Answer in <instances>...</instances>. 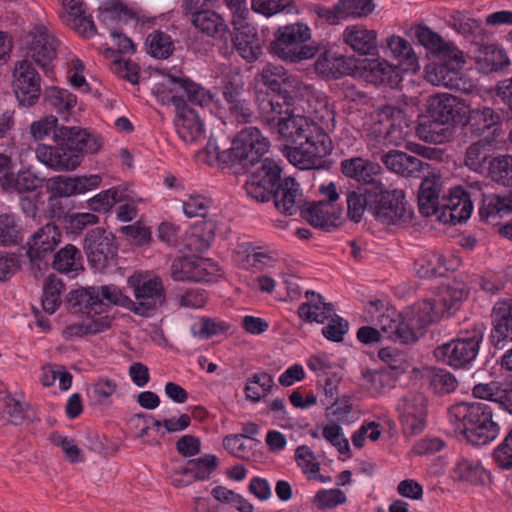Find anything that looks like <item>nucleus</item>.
Masks as SVG:
<instances>
[{
    "mask_svg": "<svg viewBox=\"0 0 512 512\" xmlns=\"http://www.w3.org/2000/svg\"><path fill=\"white\" fill-rule=\"evenodd\" d=\"M259 118L276 139L284 144V152L294 166L308 170L332 151V141L324 129L310 118L296 115L289 92L256 93Z\"/></svg>",
    "mask_w": 512,
    "mask_h": 512,
    "instance_id": "f257e3e1",
    "label": "nucleus"
},
{
    "mask_svg": "<svg viewBox=\"0 0 512 512\" xmlns=\"http://www.w3.org/2000/svg\"><path fill=\"white\" fill-rule=\"evenodd\" d=\"M30 133L35 141L52 135L55 145L39 144L37 159L55 171H72L80 166L84 154L96 153L102 147L101 137L80 127L58 126L54 116L34 121Z\"/></svg>",
    "mask_w": 512,
    "mask_h": 512,
    "instance_id": "f03ea898",
    "label": "nucleus"
},
{
    "mask_svg": "<svg viewBox=\"0 0 512 512\" xmlns=\"http://www.w3.org/2000/svg\"><path fill=\"white\" fill-rule=\"evenodd\" d=\"M469 291L462 282H453L443 288L435 297L415 304L410 311H392L380 318L379 324L386 335L401 344H413L423 334L425 327L443 317L452 316Z\"/></svg>",
    "mask_w": 512,
    "mask_h": 512,
    "instance_id": "7ed1b4c3",
    "label": "nucleus"
},
{
    "mask_svg": "<svg viewBox=\"0 0 512 512\" xmlns=\"http://www.w3.org/2000/svg\"><path fill=\"white\" fill-rule=\"evenodd\" d=\"M161 86L167 90L161 100L175 106L177 134L186 143L196 141L202 134V123L199 116L188 105L200 107L209 105L212 100L210 93L187 77L168 75L165 82L157 87L158 92Z\"/></svg>",
    "mask_w": 512,
    "mask_h": 512,
    "instance_id": "20e7f679",
    "label": "nucleus"
},
{
    "mask_svg": "<svg viewBox=\"0 0 512 512\" xmlns=\"http://www.w3.org/2000/svg\"><path fill=\"white\" fill-rule=\"evenodd\" d=\"M455 435L473 445H486L497 438L500 427L493 420L490 405L484 402H462L449 409Z\"/></svg>",
    "mask_w": 512,
    "mask_h": 512,
    "instance_id": "39448f33",
    "label": "nucleus"
},
{
    "mask_svg": "<svg viewBox=\"0 0 512 512\" xmlns=\"http://www.w3.org/2000/svg\"><path fill=\"white\" fill-rule=\"evenodd\" d=\"M269 147V141L261 131L257 127L250 126L238 132L224 157L231 161V168L235 173H241L254 168L261 159L265 158Z\"/></svg>",
    "mask_w": 512,
    "mask_h": 512,
    "instance_id": "423d86ee",
    "label": "nucleus"
},
{
    "mask_svg": "<svg viewBox=\"0 0 512 512\" xmlns=\"http://www.w3.org/2000/svg\"><path fill=\"white\" fill-rule=\"evenodd\" d=\"M411 120L405 111L392 104L377 109V122L370 128L369 136L383 145H401L411 134Z\"/></svg>",
    "mask_w": 512,
    "mask_h": 512,
    "instance_id": "0eeeda50",
    "label": "nucleus"
},
{
    "mask_svg": "<svg viewBox=\"0 0 512 512\" xmlns=\"http://www.w3.org/2000/svg\"><path fill=\"white\" fill-rule=\"evenodd\" d=\"M311 33L307 25L295 23L279 28L270 44V51L280 59L298 62L315 56L316 48L305 45Z\"/></svg>",
    "mask_w": 512,
    "mask_h": 512,
    "instance_id": "6e6552de",
    "label": "nucleus"
},
{
    "mask_svg": "<svg viewBox=\"0 0 512 512\" xmlns=\"http://www.w3.org/2000/svg\"><path fill=\"white\" fill-rule=\"evenodd\" d=\"M128 285L135 300L131 299L130 311L142 317H151L166 300L165 289L160 278L132 275Z\"/></svg>",
    "mask_w": 512,
    "mask_h": 512,
    "instance_id": "1a4fd4ad",
    "label": "nucleus"
},
{
    "mask_svg": "<svg viewBox=\"0 0 512 512\" xmlns=\"http://www.w3.org/2000/svg\"><path fill=\"white\" fill-rule=\"evenodd\" d=\"M82 248L89 264L98 271H103L113 264L118 250L113 233L102 227H95L86 232Z\"/></svg>",
    "mask_w": 512,
    "mask_h": 512,
    "instance_id": "9d476101",
    "label": "nucleus"
},
{
    "mask_svg": "<svg viewBox=\"0 0 512 512\" xmlns=\"http://www.w3.org/2000/svg\"><path fill=\"white\" fill-rule=\"evenodd\" d=\"M11 87L19 106L29 108L38 102L41 96V77L28 58L15 62Z\"/></svg>",
    "mask_w": 512,
    "mask_h": 512,
    "instance_id": "9b49d317",
    "label": "nucleus"
},
{
    "mask_svg": "<svg viewBox=\"0 0 512 512\" xmlns=\"http://www.w3.org/2000/svg\"><path fill=\"white\" fill-rule=\"evenodd\" d=\"M482 339L483 332L480 329H473L462 337L438 346L435 355L450 366L465 367L475 360Z\"/></svg>",
    "mask_w": 512,
    "mask_h": 512,
    "instance_id": "f8f14e48",
    "label": "nucleus"
},
{
    "mask_svg": "<svg viewBox=\"0 0 512 512\" xmlns=\"http://www.w3.org/2000/svg\"><path fill=\"white\" fill-rule=\"evenodd\" d=\"M59 41L43 25L35 26L25 40L26 56L31 58L50 77L57 57Z\"/></svg>",
    "mask_w": 512,
    "mask_h": 512,
    "instance_id": "ddd939ff",
    "label": "nucleus"
},
{
    "mask_svg": "<svg viewBox=\"0 0 512 512\" xmlns=\"http://www.w3.org/2000/svg\"><path fill=\"white\" fill-rule=\"evenodd\" d=\"M250 176L245 184V190L249 197L258 202H268L270 192L281 182V168L278 163L265 157L246 171Z\"/></svg>",
    "mask_w": 512,
    "mask_h": 512,
    "instance_id": "4468645a",
    "label": "nucleus"
},
{
    "mask_svg": "<svg viewBox=\"0 0 512 512\" xmlns=\"http://www.w3.org/2000/svg\"><path fill=\"white\" fill-rule=\"evenodd\" d=\"M432 71L428 72V79L436 84L447 88L460 90L463 80L460 71L465 64L462 52L457 48L446 50L444 54L436 57Z\"/></svg>",
    "mask_w": 512,
    "mask_h": 512,
    "instance_id": "2eb2a0df",
    "label": "nucleus"
},
{
    "mask_svg": "<svg viewBox=\"0 0 512 512\" xmlns=\"http://www.w3.org/2000/svg\"><path fill=\"white\" fill-rule=\"evenodd\" d=\"M461 135L464 141L474 138L493 137L501 125V117L492 108L483 106L469 109L467 115H462Z\"/></svg>",
    "mask_w": 512,
    "mask_h": 512,
    "instance_id": "dca6fc26",
    "label": "nucleus"
},
{
    "mask_svg": "<svg viewBox=\"0 0 512 512\" xmlns=\"http://www.w3.org/2000/svg\"><path fill=\"white\" fill-rule=\"evenodd\" d=\"M375 201H372L370 213L384 224H396L405 217L406 207L402 190H386L382 183H376Z\"/></svg>",
    "mask_w": 512,
    "mask_h": 512,
    "instance_id": "f3484780",
    "label": "nucleus"
},
{
    "mask_svg": "<svg viewBox=\"0 0 512 512\" xmlns=\"http://www.w3.org/2000/svg\"><path fill=\"white\" fill-rule=\"evenodd\" d=\"M396 410L406 434L417 435L424 430L426 425V398L422 393H407L398 400Z\"/></svg>",
    "mask_w": 512,
    "mask_h": 512,
    "instance_id": "a211bd4d",
    "label": "nucleus"
},
{
    "mask_svg": "<svg viewBox=\"0 0 512 512\" xmlns=\"http://www.w3.org/2000/svg\"><path fill=\"white\" fill-rule=\"evenodd\" d=\"M472 196V192L460 186L450 189L448 195L444 194L441 197L438 218L454 225L466 221L473 210Z\"/></svg>",
    "mask_w": 512,
    "mask_h": 512,
    "instance_id": "6ab92c4d",
    "label": "nucleus"
},
{
    "mask_svg": "<svg viewBox=\"0 0 512 512\" xmlns=\"http://www.w3.org/2000/svg\"><path fill=\"white\" fill-rule=\"evenodd\" d=\"M271 199L277 211L284 215L301 213L307 204L300 185L292 177H286L278 183L268 196V201Z\"/></svg>",
    "mask_w": 512,
    "mask_h": 512,
    "instance_id": "aec40b11",
    "label": "nucleus"
},
{
    "mask_svg": "<svg viewBox=\"0 0 512 512\" xmlns=\"http://www.w3.org/2000/svg\"><path fill=\"white\" fill-rule=\"evenodd\" d=\"M300 214L311 226L325 232H331L340 225L343 209L337 208L334 204L325 200H320L307 202Z\"/></svg>",
    "mask_w": 512,
    "mask_h": 512,
    "instance_id": "412c9836",
    "label": "nucleus"
},
{
    "mask_svg": "<svg viewBox=\"0 0 512 512\" xmlns=\"http://www.w3.org/2000/svg\"><path fill=\"white\" fill-rule=\"evenodd\" d=\"M244 82L239 74L229 77L223 86V97L228 110L239 123H248L253 116L250 103L243 98Z\"/></svg>",
    "mask_w": 512,
    "mask_h": 512,
    "instance_id": "4be33fe9",
    "label": "nucleus"
},
{
    "mask_svg": "<svg viewBox=\"0 0 512 512\" xmlns=\"http://www.w3.org/2000/svg\"><path fill=\"white\" fill-rule=\"evenodd\" d=\"M61 241V231L54 223L40 227L28 240L27 255L31 262L42 261Z\"/></svg>",
    "mask_w": 512,
    "mask_h": 512,
    "instance_id": "5701e85b",
    "label": "nucleus"
},
{
    "mask_svg": "<svg viewBox=\"0 0 512 512\" xmlns=\"http://www.w3.org/2000/svg\"><path fill=\"white\" fill-rule=\"evenodd\" d=\"M474 59L479 71L484 74L503 70L510 65L506 51L496 44L475 42Z\"/></svg>",
    "mask_w": 512,
    "mask_h": 512,
    "instance_id": "b1692460",
    "label": "nucleus"
},
{
    "mask_svg": "<svg viewBox=\"0 0 512 512\" xmlns=\"http://www.w3.org/2000/svg\"><path fill=\"white\" fill-rule=\"evenodd\" d=\"M342 174L359 183L374 186L381 183L375 177L380 174L381 167L369 159L363 157H351L343 159L340 163Z\"/></svg>",
    "mask_w": 512,
    "mask_h": 512,
    "instance_id": "393cba45",
    "label": "nucleus"
},
{
    "mask_svg": "<svg viewBox=\"0 0 512 512\" xmlns=\"http://www.w3.org/2000/svg\"><path fill=\"white\" fill-rule=\"evenodd\" d=\"M462 106L457 98L450 94H440L432 98L429 104V118L440 124L462 122Z\"/></svg>",
    "mask_w": 512,
    "mask_h": 512,
    "instance_id": "a878e982",
    "label": "nucleus"
},
{
    "mask_svg": "<svg viewBox=\"0 0 512 512\" xmlns=\"http://www.w3.org/2000/svg\"><path fill=\"white\" fill-rule=\"evenodd\" d=\"M492 342L495 347L504 341H512V299L495 303L492 310Z\"/></svg>",
    "mask_w": 512,
    "mask_h": 512,
    "instance_id": "bb28decb",
    "label": "nucleus"
},
{
    "mask_svg": "<svg viewBox=\"0 0 512 512\" xmlns=\"http://www.w3.org/2000/svg\"><path fill=\"white\" fill-rule=\"evenodd\" d=\"M472 393L476 398L497 403L502 409L512 414V382L479 383L473 387Z\"/></svg>",
    "mask_w": 512,
    "mask_h": 512,
    "instance_id": "cd10ccee",
    "label": "nucleus"
},
{
    "mask_svg": "<svg viewBox=\"0 0 512 512\" xmlns=\"http://www.w3.org/2000/svg\"><path fill=\"white\" fill-rule=\"evenodd\" d=\"M65 14L64 23L85 37H92L96 34V26L91 18L85 13L81 0H61Z\"/></svg>",
    "mask_w": 512,
    "mask_h": 512,
    "instance_id": "c85d7f7f",
    "label": "nucleus"
},
{
    "mask_svg": "<svg viewBox=\"0 0 512 512\" xmlns=\"http://www.w3.org/2000/svg\"><path fill=\"white\" fill-rule=\"evenodd\" d=\"M385 166L403 177H419L424 167L427 166L418 157L398 150H391L381 156Z\"/></svg>",
    "mask_w": 512,
    "mask_h": 512,
    "instance_id": "c756f323",
    "label": "nucleus"
},
{
    "mask_svg": "<svg viewBox=\"0 0 512 512\" xmlns=\"http://www.w3.org/2000/svg\"><path fill=\"white\" fill-rule=\"evenodd\" d=\"M361 76L366 82L376 86L393 87L400 81L396 67L379 58L367 60L363 65Z\"/></svg>",
    "mask_w": 512,
    "mask_h": 512,
    "instance_id": "7c9ffc66",
    "label": "nucleus"
},
{
    "mask_svg": "<svg viewBox=\"0 0 512 512\" xmlns=\"http://www.w3.org/2000/svg\"><path fill=\"white\" fill-rule=\"evenodd\" d=\"M344 43L361 55L374 54L377 51V34L361 25L345 28L342 35Z\"/></svg>",
    "mask_w": 512,
    "mask_h": 512,
    "instance_id": "2f4dec72",
    "label": "nucleus"
},
{
    "mask_svg": "<svg viewBox=\"0 0 512 512\" xmlns=\"http://www.w3.org/2000/svg\"><path fill=\"white\" fill-rule=\"evenodd\" d=\"M493 137L480 138L470 144L465 152L464 164L471 171L484 173L488 171L491 158Z\"/></svg>",
    "mask_w": 512,
    "mask_h": 512,
    "instance_id": "473e14b6",
    "label": "nucleus"
},
{
    "mask_svg": "<svg viewBox=\"0 0 512 512\" xmlns=\"http://www.w3.org/2000/svg\"><path fill=\"white\" fill-rule=\"evenodd\" d=\"M308 302L302 303L298 308V314L301 318L310 322L315 321L320 324L326 323V320L334 314V307L331 303H326L320 294L314 291H307Z\"/></svg>",
    "mask_w": 512,
    "mask_h": 512,
    "instance_id": "72a5a7b5",
    "label": "nucleus"
},
{
    "mask_svg": "<svg viewBox=\"0 0 512 512\" xmlns=\"http://www.w3.org/2000/svg\"><path fill=\"white\" fill-rule=\"evenodd\" d=\"M377 195L375 193V185L358 188L357 190L349 191L347 194V216L355 223L362 220L364 212H370L372 201H375Z\"/></svg>",
    "mask_w": 512,
    "mask_h": 512,
    "instance_id": "f704fd0d",
    "label": "nucleus"
},
{
    "mask_svg": "<svg viewBox=\"0 0 512 512\" xmlns=\"http://www.w3.org/2000/svg\"><path fill=\"white\" fill-rule=\"evenodd\" d=\"M414 269L420 278L442 277L454 269L445 257L436 252H426L415 260Z\"/></svg>",
    "mask_w": 512,
    "mask_h": 512,
    "instance_id": "c9c22d12",
    "label": "nucleus"
},
{
    "mask_svg": "<svg viewBox=\"0 0 512 512\" xmlns=\"http://www.w3.org/2000/svg\"><path fill=\"white\" fill-rule=\"evenodd\" d=\"M92 293L96 298L99 314L111 305L120 306L130 311L131 298L114 284L92 286Z\"/></svg>",
    "mask_w": 512,
    "mask_h": 512,
    "instance_id": "e433bc0d",
    "label": "nucleus"
},
{
    "mask_svg": "<svg viewBox=\"0 0 512 512\" xmlns=\"http://www.w3.org/2000/svg\"><path fill=\"white\" fill-rule=\"evenodd\" d=\"M229 8L233 14L231 23L235 30L233 41H259L255 27L246 20L249 14L247 5L241 4L239 0H234V5Z\"/></svg>",
    "mask_w": 512,
    "mask_h": 512,
    "instance_id": "4c0bfd02",
    "label": "nucleus"
},
{
    "mask_svg": "<svg viewBox=\"0 0 512 512\" xmlns=\"http://www.w3.org/2000/svg\"><path fill=\"white\" fill-rule=\"evenodd\" d=\"M192 24L207 36L214 38H225L227 33V25L222 17L209 9L197 13L194 18H191Z\"/></svg>",
    "mask_w": 512,
    "mask_h": 512,
    "instance_id": "58836bf2",
    "label": "nucleus"
},
{
    "mask_svg": "<svg viewBox=\"0 0 512 512\" xmlns=\"http://www.w3.org/2000/svg\"><path fill=\"white\" fill-rule=\"evenodd\" d=\"M387 44L403 70L415 73L420 69L418 58L407 40L400 36H392Z\"/></svg>",
    "mask_w": 512,
    "mask_h": 512,
    "instance_id": "ea45409f",
    "label": "nucleus"
},
{
    "mask_svg": "<svg viewBox=\"0 0 512 512\" xmlns=\"http://www.w3.org/2000/svg\"><path fill=\"white\" fill-rule=\"evenodd\" d=\"M256 80L267 87L268 90L265 93L288 92L282 87L288 80V74L281 65L272 63L266 64L257 74Z\"/></svg>",
    "mask_w": 512,
    "mask_h": 512,
    "instance_id": "a19ab883",
    "label": "nucleus"
},
{
    "mask_svg": "<svg viewBox=\"0 0 512 512\" xmlns=\"http://www.w3.org/2000/svg\"><path fill=\"white\" fill-rule=\"evenodd\" d=\"M67 306L74 314H99L92 287L70 291L67 296Z\"/></svg>",
    "mask_w": 512,
    "mask_h": 512,
    "instance_id": "79ce46f5",
    "label": "nucleus"
},
{
    "mask_svg": "<svg viewBox=\"0 0 512 512\" xmlns=\"http://www.w3.org/2000/svg\"><path fill=\"white\" fill-rule=\"evenodd\" d=\"M511 213L510 200L507 196L497 194L483 195L479 208L481 220L490 221L497 217L502 218Z\"/></svg>",
    "mask_w": 512,
    "mask_h": 512,
    "instance_id": "37998d69",
    "label": "nucleus"
},
{
    "mask_svg": "<svg viewBox=\"0 0 512 512\" xmlns=\"http://www.w3.org/2000/svg\"><path fill=\"white\" fill-rule=\"evenodd\" d=\"M217 466V457L213 454H206L202 457L189 460L186 466L178 471V473L181 475H192L194 480L203 481L210 477Z\"/></svg>",
    "mask_w": 512,
    "mask_h": 512,
    "instance_id": "c03bdc74",
    "label": "nucleus"
},
{
    "mask_svg": "<svg viewBox=\"0 0 512 512\" xmlns=\"http://www.w3.org/2000/svg\"><path fill=\"white\" fill-rule=\"evenodd\" d=\"M415 37L418 42L435 57L444 54L446 50H451L456 47L453 43L444 41L440 35L429 29L427 26H417L415 29Z\"/></svg>",
    "mask_w": 512,
    "mask_h": 512,
    "instance_id": "a18cd8bd",
    "label": "nucleus"
},
{
    "mask_svg": "<svg viewBox=\"0 0 512 512\" xmlns=\"http://www.w3.org/2000/svg\"><path fill=\"white\" fill-rule=\"evenodd\" d=\"M367 389L376 395L383 394L395 386L397 375L388 369L368 371L364 374Z\"/></svg>",
    "mask_w": 512,
    "mask_h": 512,
    "instance_id": "49530a36",
    "label": "nucleus"
},
{
    "mask_svg": "<svg viewBox=\"0 0 512 512\" xmlns=\"http://www.w3.org/2000/svg\"><path fill=\"white\" fill-rule=\"evenodd\" d=\"M202 225L203 227L197 225L187 238V247L191 251L199 253L206 251L214 239L216 224L213 221H203Z\"/></svg>",
    "mask_w": 512,
    "mask_h": 512,
    "instance_id": "de8ad7c7",
    "label": "nucleus"
},
{
    "mask_svg": "<svg viewBox=\"0 0 512 512\" xmlns=\"http://www.w3.org/2000/svg\"><path fill=\"white\" fill-rule=\"evenodd\" d=\"M64 285L62 281L55 275L48 276L43 285L42 307L43 309L52 314L61 304V293Z\"/></svg>",
    "mask_w": 512,
    "mask_h": 512,
    "instance_id": "09e8293b",
    "label": "nucleus"
},
{
    "mask_svg": "<svg viewBox=\"0 0 512 512\" xmlns=\"http://www.w3.org/2000/svg\"><path fill=\"white\" fill-rule=\"evenodd\" d=\"M452 27L464 37H473V40L481 42L487 35L482 23L464 14L457 13L452 17Z\"/></svg>",
    "mask_w": 512,
    "mask_h": 512,
    "instance_id": "8fccbe9b",
    "label": "nucleus"
},
{
    "mask_svg": "<svg viewBox=\"0 0 512 512\" xmlns=\"http://www.w3.org/2000/svg\"><path fill=\"white\" fill-rule=\"evenodd\" d=\"M80 252L72 244H67L53 256L52 267L61 272L69 273L76 271L80 265Z\"/></svg>",
    "mask_w": 512,
    "mask_h": 512,
    "instance_id": "3c124183",
    "label": "nucleus"
},
{
    "mask_svg": "<svg viewBox=\"0 0 512 512\" xmlns=\"http://www.w3.org/2000/svg\"><path fill=\"white\" fill-rule=\"evenodd\" d=\"M344 64L345 59L343 56L335 57L325 53L316 60L315 70L324 77L338 79L350 70L344 67Z\"/></svg>",
    "mask_w": 512,
    "mask_h": 512,
    "instance_id": "603ef678",
    "label": "nucleus"
},
{
    "mask_svg": "<svg viewBox=\"0 0 512 512\" xmlns=\"http://www.w3.org/2000/svg\"><path fill=\"white\" fill-rule=\"evenodd\" d=\"M63 223L66 233L73 237H77L88 226L98 224L99 217L89 212H74L66 214L64 216Z\"/></svg>",
    "mask_w": 512,
    "mask_h": 512,
    "instance_id": "864d4df0",
    "label": "nucleus"
},
{
    "mask_svg": "<svg viewBox=\"0 0 512 512\" xmlns=\"http://www.w3.org/2000/svg\"><path fill=\"white\" fill-rule=\"evenodd\" d=\"M488 172L495 182L512 186V156L500 155L493 158L489 162Z\"/></svg>",
    "mask_w": 512,
    "mask_h": 512,
    "instance_id": "5fc2aeb1",
    "label": "nucleus"
},
{
    "mask_svg": "<svg viewBox=\"0 0 512 512\" xmlns=\"http://www.w3.org/2000/svg\"><path fill=\"white\" fill-rule=\"evenodd\" d=\"M0 410L8 416V421L14 425L22 424L25 419L32 421L34 418L33 410H25L20 401L9 395H5L3 400H0Z\"/></svg>",
    "mask_w": 512,
    "mask_h": 512,
    "instance_id": "6e6d98bb",
    "label": "nucleus"
},
{
    "mask_svg": "<svg viewBox=\"0 0 512 512\" xmlns=\"http://www.w3.org/2000/svg\"><path fill=\"white\" fill-rule=\"evenodd\" d=\"M122 201V192L117 187L101 191L87 201L88 208L97 213L108 212L117 202Z\"/></svg>",
    "mask_w": 512,
    "mask_h": 512,
    "instance_id": "4d7b16f0",
    "label": "nucleus"
},
{
    "mask_svg": "<svg viewBox=\"0 0 512 512\" xmlns=\"http://www.w3.org/2000/svg\"><path fill=\"white\" fill-rule=\"evenodd\" d=\"M276 261L277 256L274 252L261 247H252L248 251L244 263L246 268L262 271L267 267H272Z\"/></svg>",
    "mask_w": 512,
    "mask_h": 512,
    "instance_id": "13d9d810",
    "label": "nucleus"
},
{
    "mask_svg": "<svg viewBox=\"0 0 512 512\" xmlns=\"http://www.w3.org/2000/svg\"><path fill=\"white\" fill-rule=\"evenodd\" d=\"M49 440L52 445L61 448L68 462L75 464L84 461L82 450L75 444L73 439L54 432L50 435Z\"/></svg>",
    "mask_w": 512,
    "mask_h": 512,
    "instance_id": "bf43d9fd",
    "label": "nucleus"
},
{
    "mask_svg": "<svg viewBox=\"0 0 512 512\" xmlns=\"http://www.w3.org/2000/svg\"><path fill=\"white\" fill-rule=\"evenodd\" d=\"M429 377L431 387L439 394L453 392L458 385L456 377L442 368L431 369Z\"/></svg>",
    "mask_w": 512,
    "mask_h": 512,
    "instance_id": "052dcab7",
    "label": "nucleus"
},
{
    "mask_svg": "<svg viewBox=\"0 0 512 512\" xmlns=\"http://www.w3.org/2000/svg\"><path fill=\"white\" fill-rule=\"evenodd\" d=\"M11 184L7 185V191L12 190L18 193L32 192L42 186V180L30 170L19 171L13 174Z\"/></svg>",
    "mask_w": 512,
    "mask_h": 512,
    "instance_id": "680f3d73",
    "label": "nucleus"
},
{
    "mask_svg": "<svg viewBox=\"0 0 512 512\" xmlns=\"http://www.w3.org/2000/svg\"><path fill=\"white\" fill-rule=\"evenodd\" d=\"M455 473L464 481L478 484L484 481L485 469L478 461L462 459L456 465Z\"/></svg>",
    "mask_w": 512,
    "mask_h": 512,
    "instance_id": "e2e57ef3",
    "label": "nucleus"
},
{
    "mask_svg": "<svg viewBox=\"0 0 512 512\" xmlns=\"http://www.w3.org/2000/svg\"><path fill=\"white\" fill-rule=\"evenodd\" d=\"M147 42L150 53L155 58L166 59L172 54L174 49L170 36L161 31L150 34Z\"/></svg>",
    "mask_w": 512,
    "mask_h": 512,
    "instance_id": "0e129e2a",
    "label": "nucleus"
},
{
    "mask_svg": "<svg viewBox=\"0 0 512 512\" xmlns=\"http://www.w3.org/2000/svg\"><path fill=\"white\" fill-rule=\"evenodd\" d=\"M338 8L347 19L368 16L374 11L375 5L373 0H339Z\"/></svg>",
    "mask_w": 512,
    "mask_h": 512,
    "instance_id": "69168bd1",
    "label": "nucleus"
},
{
    "mask_svg": "<svg viewBox=\"0 0 512 512\" xmlns=\"http://www.w3.org/2000/svg\"><path fill=\"white\" fill-rule=\"evenodd\" d=\"M47 102L61 111H69L76 105V96L68 90L50 87L45 91Z\"/></svg>",
    "mask_w": 512,
    "mask_h": 512,
    "instance_id": "338daca9",
    "label": "nucleus"
},
{
    "mask_svg": "<svg viewBox=\"0 0 512 512\" xmlns=\"http://www.w3.org/2000/svg\"><path fill=\"white\" fill-rule=\"evenodd\" d=\"M493 459L502 470L512 469V429L504 440L495 448Z\"/></svg>",
    "mask_w": 512,
    "mask_h": 512,
    "instance_id": "774afa93",
    "label": "nucleus"
}]
</instances>
